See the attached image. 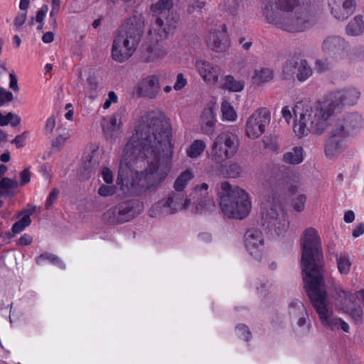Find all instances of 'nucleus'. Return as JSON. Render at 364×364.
I'll list each match as a JSON object with an SVG mask.
<instances>
[{"label": "nucleus", "instance_id": "4be33fe9", "mask_svg": "<svg viewBox=\"0 0 364 364\" xmlns=\"http://www.w3.org/2000/svg\"><path fill=\"white\" fill-rule=\"evenodd\" d=\"M215 122V107L213 104L209 103L204 107L200 116V127L203 133H212Z\"/></svg>", "mask_w": 364, "mask_h": 364}, {"label": "nucleus", "instance_id": "680f3d73", "mask_svg": "<svg viewBox=\"0 0 364 364\" xmlns=\"http://www.w3.org/2000/svg\"><path fill=\"white\" fill-rule=\"evenodd\" d=\"M32 240L33 239L31 235L28 234H24L19 238L18 241V245L21 246L28 245L32 242Z\"/></svg>", "mask_w": 364, "mask_h": 364}, {"label": "nucleus", "instance_id": "c85d7f7f", "mask_svg": "<svg viewBox=\"0 0 364 364\" xmlns=\"http://www.w3.org/2000/svg\"><path fill=\"white\" fill-rule=\"evenodd\" d=\"M206 148L205 142L202 139L194 140L186 149V155L191 159L200 156Z\"/></svg>", "mask_w": 364, "mask_h": 364}, {"label": "nucleus", "instance_id": "f3484780", "mask_svg": "<svg viewBox=\"0 0 364 364\" xmlns=\"http://www.w3.org/2000/svg\"><path fill=\"white\" fill-rule=\"evenodd\" d=\"M245 245L251 255L260 257L264 246V237L262 232L255 228L248 230L245 235Z\"/></svg>", "mask_w": 364, "mask_h": 364}, {"label": "nucleus", "instance_id": "5701e85b", "mask_svg": "<svg viewBox=\"0 0 364 364\" xmlns=\"http://www.w3.org/2000/svg\"><path fill=\"white\" fill-rule=\"evenodd\" d=\"M274 77L273 69L268 67H259L254 69L251 75L252 83L262 86L271 82Z\"/></svg>", "mask_w": 364, "mask_h": 364}, {"label": "nucleus", "instance_id": "79ce46f5", "mask_svg": "<svg viewBox=\"0 0 364 364\" xmlns=\"http://www.w3.org/2000/svg\"><path fill=\"white\" fill-rule=\"evenodd\" d=\"M69 132L64 130L63 133L60 134L52 142V146L55 149L61 148L69 138Z\"/></svg>", "mask_w": 364, "mask_h": 364}, {"label": "nucleus", "instance_id": "4468645a", "mask_svg": "<svg viewBox=\"0 0 364 364\" xmlns=\"http://www.w3.org/2000/svg\"><path fill=\"white\" fill-rule=\"evenodd\" d=\"M271 121L269 110L261 107L253 112L247 118L245 124V134L250 139L260 137Z\"/></svg>", "mask_w": 364, "mask_h": 364}, {"label": "nucleus", "instance_id": "69168bd1", "mask_svg": "<svg viewBox=\"0 0 364 364\" xmlns=\"http://www.w3.org/2000/svg\"><path fill=\"white\" fill-rule=\"evenodd\" d=\"M31 173L28 168L24 169L21 173V184L24 185L30 181Z\"/></svg>", "mask_w": 364, "mask_h": 364}, {"label": "nucleus", "instance_id": "2f4dec72", "mask_svg": "<svg viewBox=\"0 0 364 364\" xmlns=\"http://www.w3.org/2000/svg\"><path fill=\"white\" fill-rule=\"evenodd\" d=\"M87 83V85L85 87V90L90 95V97L94 98L99 87L98 77L94 71L89 70Z\"/></svg>", "mask_w": 364, "mask_h": 364}, {"label": "nucleus", "instance_id": "58836bf2", "mask_svg": "<svg viewBox=\"0 0 364 364\" xmlns=\"http://www.w3.org/2000/svg\"><path fill=\"white\" fill-rule=\"evenodd\" d=\"M21 123V118L18 115L12 112H9L6 115L0 113V126L4 127L11 124L12 127H16Z\"/></svg>", "mask_w": 364, "mask_h": 364}, {"label": "nucleus", "instance_id": "3c124183", "mask_svg": "<svg viewBox=\"0 0 364 364\" xmlns=\"http://www.w3.org/2000/svg\"><path fill=\"white\" fill-rule=\"evenodd\" d=\"M14 99L13 94L4 88H0V107L5 102L12 101Z\"/></svg>", "mask_w": 364, "mask_h": 364}, {"label": "nucleus", "instance_id": "2eb2a0df", "mask_svg": "<svg viewBox=\"0 0 364 364\" xmlns=\"http://www.w3.org/2000/svg\"><path fill=\"white\" fill-rule=\"evenodd\" d=\"M205 43L207 46L215 53H221L228 51L230 43L226 24L223 23L211 28L206 37Z\"/></svg>", "mask_w": 364, "mask_h": 364}, {"label": "nucleus", "instance_id": "6ab92c4d", "mask_svg": "<svg viewBox=\"0 0 364 364\" xmlns=\"http://www.w3.org/2000/svg\"><path fill=\"white\" fill-rule=\"evenodd\" d=\"M331 14L338 20H345L353 14L355 9V0H328Z\"/></svg>", "mask_w": 364, "mask_h": 364}, {"label": "nucleus", "instance_id": "6e6552de", "mask_svg": "<svg viewBox=\"0 0 364 364\" xmlns=\"http://www.w3.org/2000/svg\"><path fill=\"white\" fill-rule=\"evenodd\" d=\"M262 12L268 23L291 33L303 31L314 21V16L309 8L307 9V11H296L287 14H280L273 11V4L271 2H267Z\"/></svg>", "mask_w": 364, "mask_h": 364}, {"label": "nucleus", "instance_id": "49530a36", "mask_svg": "<svg viewBox=\"0 0 364 364\" xmlns=\"http://www.w3.org/2000/svg\"><path fill=\"white\" fill-rule=\"evenodd\" d=\"M116 192V187L114 185H102L98 189V194L102 197H107L114 195Z\"/></svg>", "mask_w": 364, "mask_h": 364}, {"label": "nucleus", "instance_id": "1a4fd4ad", "mask_svg": "<svg viewBox=\"0 0 364 364\" xmlns=\"http://www.w3.org/2000/svg\"><path fill=\"white\" fill-rule=\"evenodd\" d=\"M175 28V23L158 18L149 33V41L142 52V58L146 62H152L163 58L168 52L164 40Z\"/></svg>", "mask_w": 364, "mask_h": 364}, {"label": "nucleus", "instance_id": "9d476101", "mask_svg": "<svg viewBox=\"0 0 364 364\" xmlns=\"http://www.w3.org/2000/svg\"><path fill=\"white\" fill-rule=\"evenodd\" d=\"M237 150L236 136L231 132H223L215 138L207 156L214 164L220 165L232 158Z\"/></svg>", "mask_w": 364, "mask_h": 364}, {"label": "nucleus", "instance_id": "5fc2aeb1", "mask_svg": "<svg viewBox=\"0 0 364 364\" xmlns=\"http://www.w3.org/2000/svg\"><path fill=\"white\" fill-rule=\"evenodd\" d=\"M206 5L205 1L203 0H191V5L189 6L188 11L192 13L196 10H201L205 8Z\"/></svg>", "mask_w": 364, "mask_h": 364}, {"label": "nucleus", "instance_id": "4d7b16f0", "mask_svg": "<svg viewBox=\"0 0 364 364\" xmlns=\"http://www.w3.org/2000/svg\"><path fill=\"white\" fill-rule=\"evenodd\" d=\"M102 178L107 184H112L113 182V174L108 168H104L102 171Z\"/></svg>", "mask_w": 364, "mask_h": 364}, {"label": "nucleus", "instance_id": "f03ea898", "mask_svg": "<svg viewBox=\"0 0 364 364\" xmlns=\"http://www.w3.org/2000/svg\"><path fill=\"white\" fill-rule=\"evenodd\" d=\"M308 108L314 107L308 104L299 102L294 108L296 119L293 129L295 134L300 138L310 133L321 135L327 132V139L346 141L348 137L355 136L363 126V119L361 115L352 112L336 119L330 117L326 127L322 132H318L314 124L316 118L311 117L310 121L306 118L305 110Z\"/></svg>", "mask_w": 364, "mask_h": 364}, {"label": "nucleus", "instance_id": "052dcab7", "mask_svg": "<svg viewBox=\"0 0 364 364\" xmlns=\"http://www.w3.org/2000/svg\"><path fill=\"white\" fill-rule=\"evenodd\" d=\"M48 6H43L42 8H41L38 12H37V14H36V20L37 22H39V23H41L46 15V13L48 11Z\"/></svg>", "mask_w": 364, "mask_h": 364}, {"label": "nucleus", "instance_id": "9b49d317", "mask_svg": "<svg viewBox=\"0 0 364 364\" xmlns=\"http://www.w3.org/2000/svg\"><path fill=\"white\" fill-rule=\"evenodd\" d=\"M262 218L263 225L277 235L285 232L288 228L284 205L282 201L275 197H272L264 205Z\"/></svg>", "mask_w": 364, "mask_h": 364}, {"label": "nucleus", "instance_id": "aec40b11", "mask_svg": "<svg viewBox=\"0 0 364 364\" xmlns=\"http://www.w3.org/2000/svg\"><path fill=\"white\" fill-rule=\"evenodd\" d=\"M267 2L273 4V11L279 12L280 14H287L294 11H307L309 6L307 4H299V0H264L262 9Z\"/></svg>", "mask_w": 364, "mask_h": 364}, {"label": "nucleus", "instance_id": "b1692460", "mask_svg": "<svg viewBox=\"0 0 364 364\" xmlns=\"http://www.w3.org/2000/svg\"><path fill=\"white\" fill-rule=\"evenodd\" d=\"M346 148V141L326 139L324 152L329 159H335L344 152Z\"/></svg>", "mask_w": 364, "mask_h": 364}, {"label": "nucleus", "instance_id": "f704fd0d", "mask_svg": "<svg viewBox=\"0 0 364 364\" xmlns=\"http://www.w3.org/2000/svg\"><path fill=\"white\" fill-rule=\"evenodd\" d=\"M245 86L244 82L237 80L232 75H226L225 77V83L223 85V88L228 90L230 92H240L243 90Z\"/></svg>", "mask_w": 364, "mask_h": 364}, {"label": "nucleus", "instance_id": "a19ab883", "mask_svg": "<svg viewBox=\"0 0 364 364\" xmlns=\"http://www.w3.org/2000/svg\"><path fill=\"white\" fill-rule=\"evenodd\" d=\"M242 173V167L237 163H231L227 168V174L230 178L240 177Z\"/></svg>", "mask_w": 364, "mask_h": 364}, {"label": "nucleus", "instance_id": "603ef678", "mask_svg": "<svg viewBox=\"0 0 364 364\" xmlns=\"http://www.w3.org/2000/svg\"><path fill=\"white\" fill-rule=\"evenodd\" d=\"M26 20V11L18 13L14 18V25L16 30H19Z\"/></svg>", "mask_w": 364, "mask_h": 364}, {"label": "nucleus", "instance_id": "864d4df0", "mask_svg": "<svg viewBox=\"0 0 364 364\" xmlns=\"http://www.w3.org/2000/svg\"><path fill=\"white\" fill-rule=\"evenodd\" d=\"M118 101V97L114 91H109L108 92V97L103 104V108L107 109L110 107L112 103H117Z\"/></svg>", "mask_w": 364, "mask_h": 364}, {"label": "nucleus", "instance_id": "ddd939ff", "mask_svg": "<svg viewBox=\"0 0 364 364\" xmlns=\"http://www.w3.org/2000/svg\"><path fill=\"white\" fill-rule=\"evenodd\" d=\"M191 204V200L183 193H172L166 198L160 200L150 210V215L156 217L160 215L172 214L176 211L186 209Z\"/></svg>", "mask_w": 364, "mask_h": 364}, {"label": "nucleus", "instance_id": "6e6d98bb", "mask_svg": "<svg viewBox=\"0 0 364 364\" xmlns=\"http://www.w3.org/2000/svg\"><path fill=\"white\" fill-rule=\"evenodd\" d=\"M187 84V80L182 73H178L176 76V80L173 85L176 90H182Z\"/></svg>", "mask_w": 364, "mask_h": 364}, {"label": "nucleus", "instance_id": "4c0bfd02", "mask_svg": "<svg viewBox=\"0 0 364 364\" xmlns=\"http://www.w3.org/2000/svg\"><path fill=\"white\" fill-rule=\"evenodd\" d=\"M296 69L298 70L297 77L300 81L306 80L312 74L310 66L304 60H301L299 62H297Z\"/></svg>", "mask_w": 364, "mask_h": 364}, {"label": "nucleus", "instance_id": "20e7f679", "mask_svg": "<svg viewBox=\"0 0 364 364\" xmlns=\"http://www.w3.org/2000/svg\"><path fill=\"white\" fill-rule=\"evenodd\" d=\"M301 270L305 289L324 283L321 241L317 230L309 228L301 239Z\"/></svg>", "mask_w": 364, "mask_h": 364}, {"label": "nucleus", "instance_id": "423d86ee", "mask_svg": "<svg viewBox=\"0 0 364 364\" xmlns=\"http://www.w3.org/2000/svg\"><path fill=\"white\" fill-rule=\"evenodd\" d=\"M218 196L221 210L227 217L242 220L249 215L252 203L249 194L243 188L232 186L228 181H223Z\"/></svg>", "mask_w": 364, "mask_h": 364}, {"label": "nucleus", "instance_id": "e433bc0d", "mask_svg": "<svg viewBox=\"0 0 364 364\" xmlns=\"http://www.w3.org/2000/svg\"><path fill=\"white\" fill-rule=\"evenodd\" d=\"M344 44L342 38L338 37L327 38L323 43V50L325 51H333L340 48Z\"/></svg>", "mask_w": 364, "mask_h": 364}, {"label": "nucleus", "instance_id": "cd10ccee", "mask_svg": "<svg viewBox=\"0 0 364 364\" xmlns=\"http://www.w3.org/2000/svg\"><path fill=\"white\" fill-rule=\"evenodd\" d=\"M289 314L294 317H299L298 324L303 326L307 318L306 310L304 304L299 301H294L289 305Z\"/></svg>", "mask_w": 364, "mask_h": 364}, {"label": "nucleus", "instance_id": "dca6fc26", "mask_svg": "<svg viewBox=\"0 0 364 364\" xmlns=\"http://www.w3.org/2000/svg\"><path fill=\"white\" fill-rule=\"evenodd\" d=\"M195 67L206 84L215 85L219 82V79L223 72L218 65L206 60H197L195 63Z\"/></svg>", "mask_w": 364, "mask_h": 364}, {"label": "nucleus", "instance_id": "8fccbe9b", "mask_svg": "<svg viewBox=\"0 0 364 364\" xmlns=\"http://www.w3.org/2000/svg\"><path fill=\"white\" fill-rule=\"evenodd\" d=\"M56 126V118L52 115L46 122L44 131L46 134H51Z\"/></svg>", "mask_w": 364, "mask_h": 364}, {"label": "nucleus", "instance_id": "774afa93", "mask_svg": "<svg viewBox=\"0 0 364 364\" xmlns=\"http://www.w3.org/2000/svg\"><path fill=\"white\" fill-rule=\"evenodd\" d=\"M343 220L346 223H350L355 220V214L352 210L345 213Z\"/></svg>", "mask_w": 364, "mask_h": 364}, {"label": "nucleus", "instance_id": "f257e3e1", "mask_svg": "<svg viewBox=\"0 0 364 364\" xmlns=\"http://www.w3.org/2000/svg\"><path fill=\"white\" fill-rule=\"evenodd\" d=\"M171 134L164 115L151 112L142 117L136 133L124 148L117 183L124 192L159 183V167L173 157Z\"/></svg>", "mask_w": 364, "mask_h": 364}, {"label": "nucleus", "instance_id": "72a5a7b5", "mask_svg": "<svg viewBox=\"0 0 364 364\" xmlns=\"http://www.w3.org/2000/svg\"><path fill=\"white\" fill-rule=\"evenodd\" d=\"M221 112L224 120L229 122L236 121L237 118V112L228 100H224L222 102Z\"/></svg>", "mask_w": 364, "mask_h": 364}, {"label": "nucleus", "instance_id": "7c9ffc66", "mask_svg": "<svg viewBox=\"0 0 364 364\" xmlns=\"http://www.w3.org/2000/svg\"><path fill=\"white\" fill-rule=\"evenodd\" d=\"M34 211L35 207H32L28 211V213L24 214L19 220H18L14 224L12 227V231L14 234H17L22 232L26 227H28L31 224V220L30 215L33 214Z\"/></svg>", "mask_w": 364, "mask_h": 364}, {"label": "nucleus", "instance_id": "13d9d810", "mask_svg": "<svg viewBox=\"0 0 364 364\" xmlns=\"http://www.w3.org/2000/svg\"><path fill=\"white\" fill-rule=\"evenodd\" d=\"M59 191L58 189L54 188L51 193L49 194L46 201V207L47 209L50 208L52 205L53 203L56 200L58 196Z\"/></svg>", "mask_w": 364, "mask_h": 364}, {"label": "nucleus", "instance_id": "c9c22d12", "mask_svg": "<svg viewBox=\"0 0 364 364\" xmlns=\"http://www.w3.org/2000/svg\"><path fill=\"white\" fill-rule=\"evenodd\" d=\"M215 208V202L210 197L196 199V211L203 213L212 210Z\"/></svg>", "mask_w": 364, "mask_h": 364}, {"label": "nucleus", "instance_id": "7ed1b4c3", "mask_svg": "<svg viewBox=\"0 0 364 364\" xmlns=\"http://www.w3.org/2000/svg\"><path fill=\"white\" fill-rule=\"evenodd\" d=\"M360 90L354 86H348L336 89L328 92L318 100L314 108L305 110L306 118L315 117V127L318 132H322L326 127L330 117L341 112L344 108L355 105L360 98Z\"/></svg>", "mask_w": 364, "mask_h": 364}, {"label": "nucleus", "instance_id": "393cba45", "mask_svg": "<svg viewBox=\"0 0 364 364\" xmlns=\"http://www.w3.org/2000/svg\"><path fill=\"white\" fill-rule=\"evenodd\" d=\"M121 113L117 112L108 118H104L102 122V128L105 134L110 135L118 131L122 125Z\"/></svg>", "mask_w": 364, "mask_h": 364}, {"label": "nucleus", "instance_id": "0e129e2a", "mask_svg": "<svg viewBox=\"0 0 364 364\" xmlns=\"http://www.w3.org/2000/svg\"><path fill=\"white\" fill-rule=\"evenodd\" d=\"M316 69L318 72H323L328 69V63L326 61L318 60L316 61Z\"/></svg>", "mask_w": 364, "mask_h": 364}, {"label": "nucleus", "instance_id": "a878e982", "mask_svg": "<svg viewBox=\"0 0 364 364\" xmlns=\"http://www.w3.org/2000/svg\"><path fill=\"white\" fill-rule=\"evenodd\" d=\"M346 33L352 36H358L364 33V20L361 15L355 16L347 25Z\"/></svg>", "mask_w": 364, "mask_h": 364}, {"label": "nucleus", "instance_id": "a211bd4d", "mask_svg": "<svg viewBox=\"0 0 364 364\" xmlns=\"http://www.w3.org/2000/svg\"><path fill=\"white\" fill-rule=\"evenodd\" d=\"M159 80L156 75H148L141 79L136 85V92L139 96L154 98L159 92Z\"/></svg>", "mask_w": 364, "mask_h": 364}, {"label": "nucleus", "instance_id": "412c9836", "mask_svg": "<svg viewBox=\"0 0 364 364\" xmlns=\"http://www.w3.org/2000/svg\"><path fill=\"white\" fill-rule=\"evenodd\" d=\"M172 7V0H159L155 4H152L151 6V10L156 17L155 21L158 18H160L164 21L165 26L167 21H169L171 23H174L176 27V21H174L173 19L168 18V17Z\"/></svg>", "mask_w": 364, "mask_h": 364}, {"label": "nucleus", "instance_id": "de8ad7c7", "mask_svg": "<svg viewBox=\"0 0 364 364\" xmlns=\"http://www.w3.org/2000/svg\"><path fill=\"white\" fill-rule=\"evenodd\" d=\"M52 9L50 12V18L52 21L53 25L54 27L56 26V15L58 14L60 6V0H52L51 3Z\"/></svg>", "mask_w": 364, "mask_h": 364}, {"label": "nucleus", "instance_id": "c756f323", "mask_svg": "<svg viewBox=\"0 0 364 364\" xmlns=\"http://www.w3.org/2000/svg\"><path fill=\"white\" fill-rule=\"evenodd\" d=\"M336 259L339 273L342 275H347L349 274L352 265L349 256L341 254L336 256Z\"/></svg>", "mask_w": 364, "mask_h": 364}, {"label": "nucleus", "instance_id": "bf43d9fd", "mask_svg": "<svg viewBox=\"0 0 364 364\" xmlns=\"http://www.w3.org/2000/svg\"><path fill=\"white\" fill-rule=\"evenodd\" d=\"M237 331L240 336L242 337L245 341H248L250 338V332L248 328L245 325L237 326Z\"/></svg>", "mask_w": 364, "mask_h": 364}, {"label": "nucleus", "instance_id": "c03bdc74", "mask_svg": "<svg viewBox=\"0 0 364 364\" xmlns=\"http://www.w3.org/2000/svg\"><path fill=\"white\" fill-rule=\"evenodd\" d=\"M43 260H48L52 263L58 264L61 267H64V264L60 261V259L56 257L54 255L49 254V253H45L40 255L38 257L36 258V262L38 264H41V262Z\"/></svg>", "mask_w": 364, "mask_h": 364}, {"label": "nucleus", "instance_id": "0eeeda50", "mask_svg": "<svg viewBox=\"0 0 364 364\" xmlns=\"http://www.w3.org/2000/svg\"><path fill=\"white\" fill-rule=\"evenodd\" d=\"M306 291L318 316L321 325L325 328L332 331L341 330L346 333H350L349 324L341 318L334 316L333 310L328 299L325 282L306 288Z\"/></svg>", "mask_w": 364, "mask_h": 364}, {"label": "nucleus", "instance_id": "473e14b6", "mask_svg": "<svg viewBox=\"0 0 364 364\" xmlns=\"http://www.w3.org/2000/svg\"><path fill=\"white\" fill-rule=\"evenodd\" d=\"M193 178V173L191 170L188 169L182 172L174 182L175 190L182 191Z\"/></svg>", "mask_w": 364, "mask_h": 364}, {"label": "nucleus", "instance_id": "09e8293b", "mask_svg": "<svg viewBox=\"0 0 364 364\" xmlns=\"http://www.w3.org/2000/svg\"><path fill=\"white\" fill-rule=\"evenodd\" d=\"M0 183L4 191H8L9 190L14 189L18 186V182L16 180L9 178H3Z\"/></svg>", "mask_w": 364, "mask_h": 364}, {"label": "nucleus", "instance_id": "bb28decb", "mask_svg": "<svg viewBox=\"0 0 364 364\" xmlns=\"http://www.w3.org/2000/svg\"><path fill=\"white\" fill-rule=\"evenodd\" d=\"M284 163L296 165L304 161V149L301 146H295L283 155Z\"/></svg>", "mask_w": 364, "mask_h": 364}, {"label": "nucleus", "instance_id": "f8f14e48", "mask_svg": "<svg viewBox=\"0 0 364 364\" xmlns=\"http://www.w3.org/2000/svg\"><path fill=\"white\" fill-rule=\"evenodd\" d=\"M355 294L345 290L341 285H335L331 291V298L336 308L348 314L355 323H360L364 316L362 307L353 298Z\"/></svg>", "mask_w": 364, "mask_h": 364}, {"label": "nucleus", "instance_id": "338daca9", "mask_svg": "<svg viewBox=\"0 0 364 364\" xmlns=\"http://www.w3.org/2000/svg\"><path fill=\"white\" fill-rule=\"evenodd\" d=\"M364 233V224L358 225L352 232L353 237H358Z\"/></svg>", "mask_w": 364, "mask_h": 364}, {"label": "nucleus", "instance_id": "e2e57ef3", "mask_svg": "<svg viewBox=\"0 0 364 364\" xmlns=\"http://www.w3.org/2000/svg\"><path fill=\"white\" fill-rule=\"evenodd\" d=\"M10 83L9 87L13 90L18 92L19 90V87L18 86V80L16 75L14 73L9 74Z\"/></svg>", "mask_w": 364, "mask_h": 364}, {"label": "nucleus", "instance_id": "ea45409f", "mask_svg": "<svg viewBox=\"0 0 364 364\" xmlns=\"http://www.w3.org/2000/svg\"><path fill=\"white\" fill-rule=\"evenodd\" d=\"M297 68V61L289 60L285 63L282 69V76L284 79L292 77Z\"/></svg>", "mask_w": 364, "mask_h": 364}, {"label": "nucleus", "instance_id": "39448f33", "mask_svg": "<svg viewBox=\"0 0 364 364\" xmlns=\"http://www.w3.org/2000/svg\"><path fill=\"white\" fill-rule=\"evenodd\" d=\"M144 26L141 15H134L127 20L113 41L112 58L114 60L123 63L134 54L142 36Z\"/></svg>", "mask_w": 364, "mask_h": 364}, {"label": "nucleus", "instance_id": "a18cd8bd", "mask_svg": "<svg viewBox=\"0 0 364 364\" xmlns=\"http://www.w3.org/2000/svg\"><path fill=\"white\" fill-rule=\"evenodd\" d=\"M209 186L206 183H203L200 185H198L194 188V194L196 199L198 198H204L205 197H209L208 196V190Z\"/></svg>", "mask_w": 364, "mask_h": 364}, {"label": "nucleus", "instance_id": "37998d69", "mask_svg": "<svg viewBox=\"0 0 364 364\" xmlns=\"http://www.w3.org/2000/svg\"><path fill=\"white\" fill-rule=\"evenodd\" d=\"M306 197L305 195H299L292 201V207L296 212H301L305 208Z\"/></svg>", "mask_w": 364, "mask_h": 364}]
</instances>
